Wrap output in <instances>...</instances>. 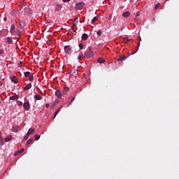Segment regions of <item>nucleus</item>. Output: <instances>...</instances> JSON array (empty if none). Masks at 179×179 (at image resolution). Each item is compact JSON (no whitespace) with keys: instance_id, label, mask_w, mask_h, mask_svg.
Masks as SVG:
<instances>
[{"instance_id":"1","label":"nucleus","mask_w":179,"mask_h":179,"mask_svg":"<svg viewBox=\"0 0 179 179\" xmlns=\"http://www.w3.org/2000/svg\"><path fill=\"white\" fill-rule=\"evenodd\" d=\"M10 33L11 36H14L17 40L20 38V31H19V29H16V27H15V24L11 25Z\"/></svg>"},{"instance_id":"2","label":"nucleus","mask_w":179,"mask_h":179,"mask_svg":"<svg viewBox=\"0 0 179 179\" xmlns=\"http://www.w3.org/2000/svg\"><path fill=\"white\" fill-rule=\"evenodd\" d=\"M84 55L87 57V58H92V57H94V53L92 52V48H89L84 53Z\"/></svg>"},{"instance_id":"3","label":"nucleus","mask_w":179,"mask_h":179,"mask_svg":"<svg viewBox=\"0 0 179 179\" xmlns=\"http://www.w3.org/2000/svg\"><path fill=\"white\" fill-rule=\"evenodd\" d=\"M84 6H85V4L83 3V2H80L76 4V8L77 9H78V10H80L83 9Z\"/></svg>"},{"instance_id":"4","label":"nucleus","mask_w":179,"mask_h":179,"mask_svg":"<svg viewBox=\"0 0 179 179\" xmlns=\"http://www.w3.org/2000/svg\"><path fill=\"white\" fill-rule=\"evenodd\" d=\"M62 9V6L61 4H55V10L56 12H59Z\"/></svg>"},{"instance_id":"5","label":"nucleus","mask_w":179,"mask_h":179,"mask_svg":"<svg viewBox=\"0 0 179 179\" xmlns=\"http://www.w3.org/2000/svg\"><path fill=\"white\" fill-rule=\"evenodd\" d=\"M64 51L65 52H66V54H71V45L64 46Z\"/></svg>"},{"instance_id":"6","label":"nucleus","mask_w":179,"mask_h":179,"mask_svg":"<svg viewBox=\"0 0 179 179\" xmlns=\"http://www.w3.org/2000/svg\"><path fill=\"white\" fill-rule=\"evenodd\" d=\"M23 107L25 108V110H27V111H29L30 110V103L24 102Z\"/></svg>"},{"instance_id":"7","label":"nucleus","mask_w":179,"mask_h":179,"mask_svg":"<svg viewBox=\"0 0 179 179\" xmlns=\"http://www.w3.org/2000/svg\"><path fill=\"white\" fill-rule=\"evenodd\" d=\"M55 96H57V99H61L62 97V92L61 90H57L55 92Z\"/></svg>"},{"instance_id":"8","label":"nucleus","mask_w":179,"mask_h":179,"mask_svg":"<svg viewBox=\"0 0 179 179\" xmlns=\"http://www.w3.org/2000/svg\"><path fill=\"white\" fill-rule=\"evenodd\" d=\"M24 14L27 16H29V15H31V9H30V8H25Z\"/></svg>"},{"instance_id":"9","label":"nucleus","mask_w":179,"mask_h":179,"mask_svg":"<svg viewBox=\"0 0 179 179\" xmlns=\"http://www.w3.org/2000/svg\"><path fill=\"white\" fill-rule=\"evenodd\" d=\"M25 25H26V22H24V20H20L19 26L20 29H23V27H24Z\"/></svg>"},{"instance_id":"10","label":"nucleus","mask_w":179,"mask_h":179,"mask_svg":"<svg viewBox=\"0 0 179 179\" xmlns=\"http://www.w3.org/2000/svg\"><path fill=\"white\" fill-rule=\"evenodd\" d=\"M68 92H69V87H64V90H62V94L63 96H65V94H66V93H68Z\"/></svg>"},{"instance_id":"11","label":"nucleus","mask_w":179,"mask_h":179,"mask_svg":"<svg viewBox=\"0 0 179 179\" xmlns=\"http://www.w3.org/2000/svg\"><path fill=\"white\" fill-rule=\"evenodd\" d=\"M82 40L83 41H86V40H87V38H89V36L87 34H83L82 35V37H81Z\"/></svg>"},{"instance_id":"12","label":"nucleus","mask_w":179,"mask_h":179,"mask_svg":"<svg viewBox=\"0 0 179 179\" xmlns=\"http://www.w3.org/2000/svg\"><path fill=\"white\" fill-rule=\"evenodd\" d=\"M34 132H36V129L31 128L28 130L27 135H33Z\"/></svg>"},{"instance_id":"13","label":"nucleus","mask_w":179,"mask_h":179,"mask_svg":"<svg viewBox=\"0 0 179 179\" xmlns=\"http://www.w3.org/2000/svg\"><path fill=\"white\" fill-rule=\"evenodd\" d=\"M6 43H7L8 44H12V43H13V41L10 37H7L6 38Z\"/></svg>"},{"instance_id":"14","label":"nucleus","mask_w":179,"mask_h":179,"mask_svg":"<svg viewBox=\"0 0 179 179\" xmlns=\"http://www.w3.org/2000/svg\"><path fill=\"white\" fill-rule=\"evenodd\" d=\"M129 16H131V13H129V11H127L122 14L123 17H129Z\"/></svg>"},{"instance_id":"15","label":"nucleus","mask_w":179,"mask_h":179,"mask_svg":"<svg viewBox=\"0 0 179 179\" xmlns=\"http://www.w3.org/2000/svg\"><path fill=\"white\" fill-rule=\"evenodd\" d=\"M11 82H13V83H17V78H16L15 76H13L11 78Z\"/></svg>"},{"instance_id":"16","label":"nucleus","mask_w":179,"mask_h":179,"mask_svg":"<svg viewBox=\"0 0 179 179\" xmlns=\"http://www.w3.org/2000/svg\"><path fill=\"white\" fill-rule=\"evenodd\" d=\"M31 89V83H29L24 88V90H30Z\"/></svg>"},{"instance_id":"17","label":"nucleus","mask_w":179,"mask_h":179,"mask_svg":"<svg viewBox=\"0 0 179 179\" xmlns=\"http://www.w3.org/2000/svg\"><path fill=\"white\" fill-rule=\"evenodd\" d=\"M17 99H19V96L15 95V96H10L9 100H17Z\"/></svg>"},{"instance_id":"18","label":"nucleus","mask_w":179,"mask_h":179,"mask_svg":"<svg viewBox=\"0 0 179 179\" xmlns=\"http://www.w3.org/2000/svg\"><path fill=\"white\" fill-rule=\"evenodd\" d=\"M5 142H10V141H12V136H8L5 139Z\"/></svg>"},{"instance_id":"19","label":"nucleus","mask_w":179,"mask_h":179,"mask_svg":"<svg viewBox=\"0 0 179 179\" xmlns=\"http://www.w3.org/2000/svg\"><path fill=\"white\" fill-rule=\"evenodd\" d=\"M104 59L103 58H101V57H99L98 58V62L99 64H104Z\"/></svg>"},{"instance_id":"20","label":"nucleus","mask_w":179,"mask_h":179,"mask_svg":"<svg viewBox=\"0 0 179 179\" xmlns=\"http://www.w3.org/2000/svg\"><path fill=\"white\" fill-rule=\"evenodd\" d=\"M34 99L35 100H41V96H40V94H36L34 96Z\"/></svg>"},{"instance_id":"21","label":"nucleus","mask_w":179,"mask_h":179,"mask_svg":"<svg viewBox=\"0 0 179 179\" xmlns=\"http://www.w3.org/2000/svg\"><path fill=\"white\" fill-rule=\"evenodd\" d=\"M124 59H125V55H122L117 59V61H124Z\"/></svg>"},{"instance_id":"22","label":"nucleus","mask_w":179,"mask_h":179,"mask_svg":"<svg viewBox=\"0 0 179 179\" xmlns=\"http://www.w3.org/2000/svg\"><path fill=\"white\" fill-rule=\"evenodd\" d=\"M17 105L19 106V107H22V106H23V103L20 101H17Z\"/></svg>"},{"instance_id":"23","label":"nucleus","mask_w":179,"mask_h":179,"mask_svg":"<svg viewBox=\"0 0 179 179\" xmlns=\"http://www.w3.org/2000/svg\"><path fill=\"white\" fill-rule=\"evenodd\" d=\"M24 76H25L26 78H28V76H31L29 71H26V72L24 73Z\"/></svg>"},{"instance_id":"24","label":"nucleus","mask_w":179,"mask_h":179,"mask_svg":"<svg viewBox=\"0 0 179 179\" xmlns=\"http://www.w3.org/2000/svg\"><path fill=\"white\" fill-rule=\"evenodd\" d=\"M75 99L76 97H73V99H71V102L68 104L67 107H69V106H71V104H72V103H73V101H75Z\"/></svg>"},{"instance_id":"25","label":"nucleus","mask_w":179,"mask_h":179,"mask_svg":"<svg viewBox=\"0 0 179 179\" xmlns=\"http://www.w3.org/2000/svg\"><path fill=\"white\" fill-rule=\"evenodd\" d=\"M33 143V138H30L27 141V145H30V143Z\"/></svg>"},{"instance_id":"26","label":"nucleus","mask_w":179,"mask_h":179,"mask_svg":"<svg viewBox=\"0 0 179 179\" xmlns=\"http://www.w3.org/2000/svg\"><path fill=\"white\" fill-rule=\"evenodd\" d=\"M61 110V109H57V111L55 113V116L54 118H55V117H57V115H58V113H59V111Z\"/></svg>"},{"instance_id":"27","label":"nucleus","mask_w":179,"mask_h":179,"mask_svg":"<svg viewBox=\"0 0 179 179\" xmlns=\"http://www.w3.org/2000/svg\"><path fill=\"white\" fill-rule=\"evenodd\" d=\"M95 22H97V17H94L91 21V23H94Z\"/></svg>"},{"instance_id":"28","label":"nucleus","mask_w":179,"mask_h":179,"mask_svg":"<svg viewBox=\"0 0 179 179\" xmlns=\"http://www.w3.org/2000/svg\"><path fill=\"white\" fill-rule=\"evenodd\" d=\"M29 82H33V80L34 79V77L33 76V75L29 76Z\"/></svg>"},{"instance_id":"29","label":"nucleus","mask_w":179,"mask_h":179,"mask_svg":"<svg viewBox=\"0 0 179 179\" xmlns=\"http://www.w3.org/2000/svg\"><path fill=\"white\" fill-rule=\"evenodd\" d=\"M123 43H129V39H128L127 38H124V39L123 40Z\"/></svg>"},{"instance_id":"30","label":"nucleus","mask_w":179,"mask_h":179,"mask_svg":"<svg viewBox=\"0 0 179 179\" xmlns=\"http://www.w3.org/2000/svg\"><path fill=\"white\" fill-rule=\"evenodd\" d=\"M30 135L29 134H27H27H26V136L24 137V141H27V139H29V136Z\"/></svg>"},{"instance_id":"31","label":"nucleus","mask_w":179,"mask_h":179,"mask_svg":"<svg viewBox=\"0 0 179 179\" xmlns=\"http://www.w3.org/2000/svg\"><path fill=\"white\" fill-rule=\"evenodd\" d=\"M38 139H40V135L38 134L35 135V140L38 141Z\"/></svg>"},{"instance_id":"32","label":"nucleus","mask_w":179,"mask_h":179,"mask_svg":"<svg viewBox=\"0 0 179 179\" xmlns=\"http://www.w3.org/2000/svg\"><path fill=\"white\" fill-rule=\"evenodd\" d=\"M159 7H160V3H158L155 6V9H159Z\"/></svg>"},{"instance_id":"33","label":"nucleus","mask_w":179,"mask_h":179,"mask_svg":"<svg viewBox=\"0 0 179 179\" xmlns=\"http://www.w3.org/2000/svg\"><path fill=\"white\" fill-rule=\"evenodd\" d=\"M79 48L80 50H83V45L82 43L79 44Z\"/></svg>"},{"instance_id":"34","label":"nucleus","mask_w":179,"mask_h":179,"mask_svg":"<svg viewBox=\"0 0 179 179\" xmlns=\"http://www.w3.org/2000/svg\"><path fill=\"white\" fill-rule=\"evenodd\" d=\"M24 152V148H22L21 150L18 151V153L20 155Z\"/></svg>"},{"instance_id":"35","label":"nucleus","mask_w":179,"mask_h":179,"mask_svg":"<svg viewBox=\"0 0 179 179\" xmlns=\"http://www.w3.org/2000/svg\"><path fill=\"white\" fill-rule=\"evenodd\" d=\"M19 68H22V66H23V63L22 62H20L18 64Z\"/></svg>"},{"instance_id":"36","label":"nucleus","mask_w":179,"mask_h":179,"mask_svg":"<svg viewBox=\"0 0 179 179\" xmlns=\"http://www.w3.org/2000/svg\"><path fill=\"white\" fill-rule=\"evenodd\" d=\"M97 36H101V31H97Z\"/></svg>"},{"instance_id":"37","label":"nucleus","mask_w":179,"mask_h":179,"mask_svg":"<svg viewBox=\"0 0 179 179\" xmlns=\"http://www.w3.org/2000/svg\"><path fill=\"white\" fill-rule=\"evenodd\" d=\"M45 107H46V108H48L50 107V103H46Z\"/></svg>"},{"instance_id":"38","label":"nucleus","mask_w":179,"mask_h":179,"mask_svg":"<svg viewBox=\"0 0 179 179\" xmlns=\"http://www.w3.org/2000/svg\"><path fill=\"white\" fill-rule=\"evenodd\" d=\"M78 58L79 61H80V59H82V55H79Z\"/></svg>"},{"instance_id":"39","label":"nucleus","mask_w":179,"mask_h":179,"mask_svg":"<svg viewBox=\"0 0 179 179\" xmlns=\"http://www.w3.org/2000/svg\"><path fill=\"white\" fill-rule=\"evenodd\" d=\"M3 52V50L0 49V55Z\"/></svg>"},{"instance_id":"40","label":"nucleus","mask_w":179,"mask_h":179,"mask_svg":"<svg viewBox=\"0 0 179 179\" xmlns=\"http://www.w3.org/2000/svg\"><path fill=\"white\" fill-rule=\"evenodd\" d=\"M18 154H20V153H19V151H18V152H15V154H14V155H15V156H17V155H18Z\"/></svg>"},{"instance_id":"41","label":"nucleus","mask_w":179,"mask_h":179,"mask_svg":"<svg viewBox=\"0 0 179 179\" xmlns=\"http://www.w3.org/2000/svg\"><path fill=\"white\" fill-rule=\"evenodd\" d=\"M71 0H63V2H69Z\"/></svg>"},{"instance_id":"42","label":"nucleus","mask_w":179,"mask_h":179,"mask_svg":"<svg viewBox=\"0 0 179 179\" xmlns=\"http://www.w3.org/2000/svg\"><path fill=\"white\" fill-rule=\"evenodd\" d=\"M3 20H4V22H6V21L8 20V19L6 18V17H5L3 18Z\"/></svg>"},{"instance_id":"43","label":"nucleus","mask_w":179,"mask_h":179,"mask_svg":"<svg viewBox=\"0 0 179 179\" xmlns=\"http://www.w3.org/2000/svg\"><path fill=\"white\" fill-rule=\"evenodd\" d=\"M140 15H141V13H140L139 12H138V13H136V16H140Z\"/></svg>"},{"instance_id":"44","label":"nucleus","mask_w":179,"mask_h":179,"mask_svg":"<svg viewBox=\"0 0 179 179\" xmlns=\"http://www.w3.org/2000/svg\"><path fill=\"white\" fill-rule=\"evenodd\" d=\"M2 85H3V83H2V81H0V86H2Z\"/></svg>"},{"instance_id":"45","label":"nucleus","mask_w":179,"mask_h":179,"mask_svg":"<svg viewBox=\"0 0 179 179\" xmlns=\"http://www.w3.org/2000/svg\"><path fill=\"white\" fill-rule=\"evenodd\" d=\"M136 52H131V55H134Z\"/></svg>"},{"instance_id":"46","label":"nucleus","mask_w":179,"mask_h":179,"mask_svg":"<svg viewBox=\"0 0 179 179\" xmlns=\"http://www.w3.org/2000/svg\"><path fill=\"white\" fill-rule=\"evenodd\" d=\"M139 41H142V38H141V36L139 37Z\"/></svg>"},{"instance_id":"47","label":"nucleus","mask_w":179,"mask_h":179,"mask_svg":"<svg viewBox=\"0 0 179 179\" xmlns=\"http://www.w3.org/2000/svg\"><path fill=\"white\" fill-rule=\"evenodd\" d=\"M140 44H141V43H138V47H139Z\"/></svg>"},{"instance_id":"48","label":"nucleus","mask_w":179,"mask_h":179,"mask_svg":"<svg viewBox=\"0 0 179 179\" xmlns=\"http://www.w3.org/2000/svg\"><path fill=\"white\" fill-rule=\"evenodd\" d=\"M0 36H1V32H0Z\"/></svg>"},{"instance_id":"49","label":"nucleus","mask_w":179,"mask_h":179,"mask_svg":"<svg viewBox=\"0 0 179 179\" xmlns=\"http://www.w3.org/2000/svg\"><path fill=\"white\" fill-rule=\"evenodd\" d=\"M166 1H169V0H166Z\"/></svg>"}]
</instances>
